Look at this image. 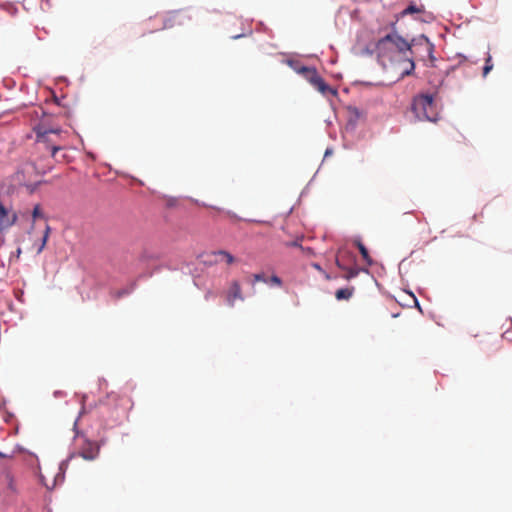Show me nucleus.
<instances>
[{"label": "nucleus", "mask_w": 512, "mask_h": 512, "mask_svg": "<svg viewBox=\"0 0 512 512\" xmlns=\"http://www.w3.org/2000/svg\"><path fill=\"white\" fill-rule=\"evenodd\" d=\"M375 49L378 54V57H380V58H390L391 59L394 57V54L396 53L394 45H387V46H385L384 50H381L379 48V41L377 42Z\"/></svg>", "instance_id": "nucleus-8"}, {"label": "nucleus", "mask_w": 512, "mask_h": 512, "mask_svg": "<svg viewBox=\"0 0 512 512\" xmlns=\"http://www.w3.org/2000/svg\"><path fill=\"white\" fill-rule=\"evenodd\" d=\"M266 281L267 280H266L264 274L259 273V274H254L253 275V283H252L253 285H254L255 282H266Z\"/></svg>", "instance_id": "nucleus-19"}, {"label": "nucleus", "mask_w": 512, "mask_h": 512, "mask_svg": "<svg viewBox=\"0 0 512 512\" xmlns=\"http://www.w3.org/2000/svg\"><path fill=\"white\" fill-rule=\"evenodd\" d=\"M33 131L36 134V143L39 148H45L49 151L51 157L56 158L57 152L63 149L61 145L63 130L43 120L33 127Z\"/></svg>", "instance_id": "nucleus-1"}, {"label": "nucleus", "mask_w": 512, "mask_h": 512, "mask_svg": "<svg viewBox=\"0 0 512 512\" xmlns=\"http://www.w3.org/2000/svg\"><path fill=\"white\" fill-rule=\"evenodd\" d=\"M32 217L34 220L43 217V213L39 204L35 205L32 211Z\"/></svg>", "instance_id": "nucleus-17"}, {"label": "nucleus", "mask_w": 512, "mask_h": 512, "mask_svg": "<svg viewBox=\"0 0 512 512\" xmlns=\"http://www.w3.org/2000/svg\"><path fill=\"white\" fill-rule=\"evenodd\" d=\"M354 290V287L340 288L335 292V297L339 301L349 300L352 297Z\"/></svg>", "instance_id": "nucleus-9"}, {"label": "nucleus", "mask_w": 512, "mask_h": 512, "mask_svg": "<svg viewBox=\"0 0 512 512\" xmlns=\"http://www.w3.org/2000/svg\"><path fill=\"white\" fill-rule=\"evenodd\" d=\"M387 45H394L396 53H405L411 50V45L396 33H391L379 39V48L385 49Z\"/></svg>", "instance_id": "nucleus-4"}, {"label": "nucleus", "mask_w": 512, "mask_h": 512, "mask_svg": "<svg viewBox=\"0 0 512 512\" xmlns=\"http://www.w3.org/2000/svg\"><path fill=\"white\" fill-rule=\"evenodd\" d=\"M410 66H411V69H414V63L412 61H410Z\"/></svg>", "instance_id": "nucleus-21"}, {"label": "nucleus", "mask_w": 512, "mask_h": 512, "mask_svg": "<svg viewBox=\"0 0 512 512\" xmlns=\"http://www.w3.org/2000/svg\"><path fill=\"white\" fill-rule=\"evenodd\" d=\"M302 240H303V236H299V237H296V239L293 241L285 242L284 245L287 247H298L304 251L305 249L301 245Z\"/></svg>", "instance_id": "nucleus-15"}, {"label": "nucleus", "mask_w": 512, "mask_h": 512, "mask_svg": "<svg viewBox=\"0 0 512 512\" xmlns=\"http://www.w3.org/2000/svg\"><path fill=\"white\" fill-rule=\"evenodd\" d=\"M356 246L358 247L359 249V252L361 254V256L363 257V259L368 263V264H371L372 263V260L369 256V253H368V250L367 248L364 246V244L361 242V241H356Z\"/></svg>", "instance_id": "nucleus-13"}, {"label": "nucleus", "mask_w": 512, "mask_h": 512, "mask_svg": "<svg viewBox=\"0 0 512 512\" xmlns=\"http://www.w3.org/2000/svg\"><path fill=\"white\" fill-rule=\"evenodd\" d=\"M314 267H315L316 269H318V270H320V269H321V268H320V266H319V265H317V264H315V265H314Z\"/></svg>", "instance_id": "nucleus-22"}, {"label": "nucleus", "mask_w": 512, "mask_h": 512, "mask_svg": "<svg viewBox=\"0 0 512 512\" xmlns=\"http://www.w3.org/2000/svg\"><path fill=\"white\" fill-rule=\"evenodd\" d=\"M78 454L85 460H94L99 454V446L96 442L86 440Z\"/></svg>", "instance_id": "nucleus-6"}, {"label": "nucleus", "mask_w": 512, "mask_h": 512, "mask_svg": "<svg viewBox=\"0 0 512 512\" xmlns=\"http://www.w3.org/2000/svg\"><path fill=\"white\" fill-rule=\"evenodd\" d=\"M16 221V213L8 210L0 203V232L10 228Z\"/></svg>", "instance_id": "nucleus-5"}, {"label": "nucleus", "mask_w": 512, "mask_h": 512, "mask_svg": "<svg viewBox=\"0 0 512 512\" xmlns=\"http://www.w3.org/2000/svg\"><path fill=\"white\" fill-rule=\"evenodd\" d=\"M50 232H51V227L49 225H46L45 231H44L43 236L41 238V241L37 245L36 254H40L44 250V248H45V246L47 244V241L49 239Z\"/></svg>", "instance_id": "nucleus-11"}, {"label": "nucleus", "mask_w": 512, "mask_h": 512, "mask_svg": "<svg viewBox=\"0 0 512 512\" xmlns=\"http://www.w3.org/2000/svg\"><path fill=\"white\" fill-rule=\"evenodd\" d=\"M226 299H227V304L230 307L234 306L235 301L237 299L244 300V298L242 296V292H241V286L238 281L235 280V281L231 282L229 290L227 292Z\"/></svg>", "instance_id": "nucleus-7"}, {"label": "nucleus", "mask_w": 512, "mask_h": 512, "mask_svg": "<svg viewBox=\"0 0 512 512\" xmlns=\"http://www.w3.org/2000/svg\"><path fill=\"white\" fill-rule=\"evenodd\" d=\"M411 110L419 121L436 122L438 120L439 113L432 95L415 96Z\"/></svg>", "instance_id": "nucleus-2"}, {"label": "nucleus", "mask_w": 512, "mask_h": 512, "mask_svg": "<svg viewBox=\"0 0 512 512\" xmlns=\"http://www.w3.org/2000/svg\"><path fill=\"white\" fill-rule=\"evenodd\" d=\"M422 10L416 5H409L406 9L402 11V15L420 13Z\"/></svg>", "instance_id": "nucleus-16"}, {"label": "nucleus", "mask_w": 512, "mask_h": 512, "mask_svg": "<svg viewBox=\"0 0 512 512\" xmlns=\"http://www.w3.org/2000/svg\"><path fill=\"white\" fill-rule=\"evenodd\" d=\"M336 265L346 272L344 278L347 280H350L358 275V270L356 268L346 267L341 263V261L338 258L336 259Z\"/></svg>", "instance_id": "nucleus-10"}, {"label": "nucleus", "mask_w": 512, "mask_h": 512, "mask_svg": "<svg viewBox=\"0 0 512 512\" xmlns=\"http://www.w3.org/2000/svg\"><path fill=\"white\" fill-rule=\"evenodd\" d=\"M493 69V63H492V57L490 54H488L487 58L485 59V65L483 67V76L486 77L487 74Z\"/></svg>", "instance_id": "nucleus-14"}, {"label": "nucleus", "mask_w": 512, "mask_h": 512, "mask_svg": "<svg viewBox=\"0 0 512 512\" xmlns=\"http://www.w3.org/2000/svg\"><path fill=\"white\" fill-rule=\"evenodd\" d=\"M306 79L323 95L332 94L335 95L336 91L332 89L324 79L318 74L315 68L302 67L299 70Z\"/></svg>", "instance_id": "nucleus-3"}, {"label": "nucleus", "mask_w": 512, "mask_h": 512, "mask_svg": "<svg viewBox=\"0 0 512 512\" xmlns=\"http://www.w3.org/2000/svg\"><path fill=\"white\" fill-rule=\"evenodd\" d=\"M215 256H218L221 258V260H224L227 264H232L235 261V258L232 254L225 250H219L217 252L213 253Z\"/></svg>", "instance_id": "nucleus-12"}, {"label": "nucleus", "mask_w": 512, "mask_h": 512, "mask_svg": "<svg viewBox=\"0 0 512 512\" xmlns=\"http://www.w3.org/2000/svg\"><path fill=\"white\" fill-rule=\"evenodd\" d=\"M421 39L425 42L427 52L431 54L433 51V44L425 36H422Z\"/></svg>", "instance_id": "nucleus-18"}, {"label": "nucleus", "mask_w": 512, "mask_h": 512, "mask_svg": "<svg viewBox=\"0 0 512 512\" xmlns=\"http://www.w3.org/2000/svg\"><path fill=\"white\" fill-rule=\"evenodd\" d=\"M270 282L277 286H280L282 284V280L276 275L271 276Z\"/></svg>", "instance_id": "nucleus-20"}]
</instances>
